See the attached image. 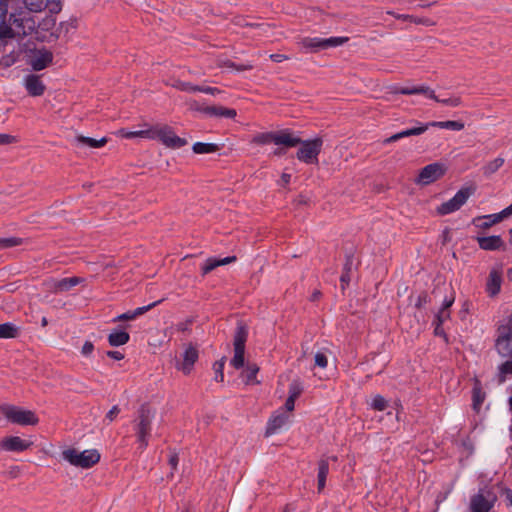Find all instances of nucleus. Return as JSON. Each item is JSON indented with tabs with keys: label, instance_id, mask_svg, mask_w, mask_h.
Returning <instances> with one entry per match:
<instances>
[{
	"label": "nucleus",
	"instance_id": "1",
	"mask_svg": "<svg viewBox=\"0 0 512 512\" xmlns=\"http://www.w3.org/2000/svg\"><path fill=\"white\" fill-rule=\"evenodd\" d=\"M11 0H0V39L15 38L26 35L23 18L16 13L7 17L8 5Z\"/></svg>",
	"mask_w": 512,
	"mask_h": 512
},
{
	"label": "nucleus",
	"instance_id": "2",
	"mask_svg": "<svg viewBox=\"0 0 512 512\" xmlns=\"http://www.w3.org/2000/svg\"><path fill=\"white\" fill-rule=\"evenodd\" d=\"M155 416V411L147 405H142L138 410L136 419V436L141 449L148 446V439L152 430V421Z\"/></svg>",
	"mask_w": 512,
	"mask_h": 512
},
{
	"label": "nucleus",
	"instance_id": "3",
	"mask_svg": "<svg viewBox=\"0 0 512 512\" xmlns=\"http://www.w3.org/2000/svg\"><path fill=\"white\" fill-rule=\"evenodd\" d=\"M62 456L71 465L83 469L92 467L100 460V454L96 449L78 451L74 448H69L62 452Z\"/></svg>",
	"mask_w": 512,
	"mask_h": 512
},
{
	"label": "nucleus",
	"instance_id": "4",
	"mask_svg": "<svg viewBox=\"0 0 512 512\" xmlns=\"http://www.w3.org/2000/svg\"><path fill=\"white\" fill-rule=\"evenodd\" d=\"M348 40V37H303L298 41V45L305 52L316 53L321 50L341 46L348 42Z\"/></svg>",
	"mask_w": 512,
	"mask_h": 512
},
{
	"label": "nucleus",
	"instance_id": "5",
	"mask_svg": "<svg viewBox=\"0 0 512 512\" xmlns=\"http://www.w3.org/2000/svg\"><path fill=\"white\" fill-rule=\"evenodd\" d=\"M497 502L496 493L488 487H483L471 496L468 512H494L493 508Z\"/></svg>",
	"mask_w": 512,
	"mask_h": 512
},
{
	"label": "nucleus",
	"instance_id": "6",
	"mask_svg": "<svg viewBox=\"0 0 512 512\" xmlns=\"http://www.w3.org/2000/svg\"><path fill=\"white\" fill-rule=\"evenodd\" d=\"M151 140H159L164 146L179 149L187 144V140L177 136L172 127L164 124L151 126Z\"/></svg>",
	"mask_w": 512,
	"mask_h": 512
},
{
	"label": "nucleus",
	"instance_id": "7",
	"mask_svg": "<svg viewBox=\"0 0 512 512\" xmlns=\"http://www.w3.org/2000/svg\"><path fill=\"white\" fill-rule=\"evenodd\" d=\"M298 145L296 157L300 162L308 165L318 164V156L323 146L322 138L316 137L311 140H301Z\"/></svg>",
	"mask_w": 512,
	"mask_h": 512
},
{
	"label": "nucleus",
	"instance_id": "8",
	"mask_svg": "<svg viewBox=\"0 0 512 512\" xmlns=\"http://www.w3.org/2000/svg\"><path fill=\"white\" fill-rule=\"evenodd\" d=\"M2 413L10 422L22 426L36 425L39 422L38 417L33 411L16 406H4L2 408Z\"/></svg>",
	"mask_w": 512,
	"mask_h": 512
},
{
	"label": "nucleus",
	"instance_id": "9",
	"mask_svg": "<svg viewBox=\"0 0 512 512\" xmlns=\"http://www.w3.org/2000/svg\"><path fill=\"white\" fill-rule=\"evenodd\" d=\"M248 332L245 326L238 325L235 335H234V356L230 361V364L235 369H240L244 367L245 359V343L247 340Z\"/></svg>",
	"mask_w": 512,
	"mask_h": 512
},
{
	"label": "nucleus",
	"instance_id": "10",
	"mask_svg": "<svg viewBox=\"0 0 512 512\" xmlns=\"http://www.w3.org/2000/svg\"><path fill=\"white\" fill-rule=\"evenodd\" d=\"M446 170V166L439 162L426 165L420 170L418 177L415 179V183L421 186L429 185L443 177Z\"/></svg>",
	"mask_w": 512,
	"mask_h": 512
},
{
	"label": "nucleus",
	"instance_id": "11",
	"mask_svg": "<svg viewBox=\"0 0 512 512\" xmlns=\"http://www.w3.org/2000/svg\"><path fill=\"white\" fill-rule=\"evenodd\" d=\"M471 194L472 192L468 188L460 189L451 199L437 207V214L448 215L459 210L467 202Z\"/></svg>",
	"mask_w": 512,
	"mask_h": 512
},
{
	"label": "nucleus",
	"instance_id": "12",
	"mask_svg": "<svg viewBox=\"0 0 512 512\" xmlns=\"http://www.w3.org/2000/svg\"><path fill=\"white\" fill-rule=\"evenodd\" d=\"M32 445V441L22 439L19 436L5 437L0 441V449L9 452H22Z\"/></svg>",
	"mask_w": 512,
	"mask_h": 512
},
{
	"label": "nucleus",
	"instance_id": "13",
	"mask_svg": "<svg viewBox=\"0 0 512 512\" xmlns=\"http://www.w3.org/2000/svg\"><path fill=\"white\" fill-rule=\"evenodd\" d=\"M53 60V54L49 50H36L30 57L29 64L34 71H40L48 67Z\"/></svg>",
	"mask_w": 512,
	"mask_h": 512
},
{
	"label": "nucleus",
	"instance_id": "14",
	"mask_svg": "<svg viewBox=\"0 0 512 512\" xmlns=\"http://www.w3.org/2000/svg\"><path fill=\"white\" fill-rule=\"evenodd\" d=\"M502 285V271L498 268L490 270L486 281V292L490 297H495L500 293Z\"/></svg>",
	"mask_w": 512,
	"mask_h": 512
},
{
	"label": "nucleus",
	"instance_id": "15",
	"mask_svg": "<svg viewBox=\"0 0 512 512\" xmlns=\"http://www.w3.org/2000/svg\"><path fill=\"white\" fill-rule=\"evenodd\" d=\"M289 421V415L284 410H277L269 419L266 435H272L285 426Z\"/></svg>",
	"mask_w": 512,
	"mask_h": 512
},
{
	"label": "nucleus",
	"instance_id": "16",
	"mask_svg": "<svg viewBox=\"0 0 512 512\" xmlns=\"http://www.w3.org/2000/svg\"><path fill=\"white\" fill-rule=\"evenodd\" d=\"M495 347L501 357L512 358V330L500 335L496 340Z\"/></svg>",
	"mask_w": 512,
	"mask_h": 512
},
{
	"label": "nucleus",
	"instance_id": "17",
	"mask_svg": "<svg viewBox=\"0 0 512 512\" xmlns=\"http://www.w3.org/2000/svg\"><path fill=\"white\" fill-rule=\"evenodd\" d=\"M24 86L31 96H41L45 91V85L38 75L30 74L24 79Z\"/></svg>",
	"mask_w": 512,
	"mask_h": 512
},
{
	"label": "nucleus",
	"instance_id": "18",
	"mask_svg": "<svg viewBox=\"0 0 512 512\" xmlns=\"http://www.w3.org/2000/svg\"><path fill=\"white\" fill-rule=\"evenodd\" d=\"M83 281L80 277L63 278L60 280H53L50 283V289L54 293L66 292L80 284Z\"/></svg>",
	"mask_w": 512,
	"mask_h": 512
},
{
	"label": "nucleus",
	"instance_id": "19",
	"mask_svg": "<svg viewBox=\"0 0 512 512\" xmlns=\"http://www.w3.org/2000/svg\"><path fill=\"white\" fill-rule=\"evenodd\" d=\"M198 359V351L193 346L189 345L186 347L183 353V361L178 366V369L181 370L184 374H189L192 370L193 365Z\"/></svg>",
	"mask_w": 512,
	"mask_h": 512
},
{
	"label": "nucleus",
	"instance_id": "20",
	"mask_svg": "<svg viewBox=\"0 0 512 512\" xmlns=\"http://www.w3.org/2000/svg\"><path fill=\"white\" fill-rule=\"evenodd\" d=\"M200 111L210 117L234 118L237 115L235 109L226 108L221 105L206 106L201 108Z\"/></svg>",
	"mask_w": 512,
	"mask_h": 512
},
{
	"label": "nucleus",
	"instance_id": "21",
	"mask_svg": "<svg viewBox=\"0 0 512 512\" xmlns=\"http://www.w3.org/2000/svg\"><path fill=\"white\" fill-rule=\"evenodd\" d=\"M477 242L481 249L487 251L499 250L504 245L502 238L498 235L478 237Z\"/></svg>",
	"mask_w": 512,
	"mask_h": 512
},
{
	"label": "nucleus",
	"instance_id": "22",
	"mask_svg": "<svg viewBox=\"0 0 512 512\" xmlns=\"http://www.w3.org/2000/svg\"><path fill=\"white\" fill-rule=\"evenodd\" d=\"M301 142V138L288 131L275 133L274 143L276 145H284L287 147H295Z\"/></svg>",
	"mask_w": 512,
	"mask_h": 512
},
{
	"label": "nucleus",
	"instance_id": "23",
	"mask_svg": "<svg viewBox=\"0 0 512 512\" xmlns=\"http://www.w3.org/2000/svg\"><path fill=\"white\" fill-rule=\"evenodd\" d=\"M107 142H108V138H106V137H102L101 139H94V138L78 135L74 138V143L80 147L101 148L104 145H106Z\"/></svg>",
	"mask_w": 512,
	"mask_h": 512
},
{
	"label": "nucleus",
	"instance_id": "24",
	"mask_svg": "<svg viewBox=\"0 0 512 512\" xmlns=\"http://www.w3.org/2000/svg\"><path fill=\"white\" fill-rule=\"evenodd\" d=\"M161 302H162V300H159V301L153 302V303H151V304H149L147 306L138 307V308H136L133 311L125 312V313L117 316L114 319V321H130V320H134L136 317L144 314L145 312L149 311L150 309H152L153 307H155L156 305H158Z\"/></svg>",
	"mask_w": 512,
	"mask_h": 512
},
{
	"label": "nucleus",
	"instance_id": "25",
	"mask_svg": "<svg viewBox=\"0 0 512 512\" xmlns=\"http://www.w3.org/2000/svg\"><path fill=\"white\" fill-rule=\"evenodd\" d=\"M234 261H236L235 256H228V257H225L222 259L208 258L202 265V268H201L202 274H204V275L208 274L212 270H214L216 267L221 266V265L230 264Z\"/></svg>",
	"mask_w": 512,
	"mask_h": 512
},
{
	"label": "nucleus",
	"instance_id": "26",
	"mask_svg": "<svg viewBox=\"0 0 512 512\" xmlns=\"http://www.w3.org/2000/svg\"><path fill=\"white\" fill-rule=\"evenodd\" d=\"M115 134L118 137L127 138V139L140 137V138H145V139L151 140V138L153 137L151 135V126L148 124H145L144 129H142V130L128 131L126 129H120Z\"/></svg>",
	"mask_w": 512,
	"mask_h": 512
},
{
	"label": "nucleus",
	"instance_id": "27",
	"mask_svg": "<svg viewBox=\"0 0 512 512\" xmlns=\"http://www.w3.org/2000/svg\"><path fill=\"white\" fill-rule=\"evenodd\" d=\"M396 93L404 94V95H414V94H424L430 99L438 100L435 92L430 89L428 86H418L411 88H401L395 91Z\"/></svg>",
	"mask_w": 512,
	"mask_h": 512
},
{
	"label": "nucleus",
	"instance_id": "28",
	"mask_svg": "<svg viewBox=\"0 0 512 512\" xmlns=\"http://www.w3.org/2000/svg\"><path fill=\"white\" fill-rule=\"evenodd\" d=\"M501 221L502 220L500 219V216L497 213L480 216L473 219L474 225L482 229H487Z\"/></svg>",
	"mask_w": 512,
	"mask_h": 512
},
{
	"label": "nucleus",
	"instance_id": "29",
	"mask_svg": "<svg viewBox=\"0 0 512 512\" xmlns=\"http://www.w3.org/2000/svg\"><path fill=\"white\" fill-rule=\"evenodd\" d=\"M329 472V463L327 460H320L318 462V475H317V481H318V491L321 492L326 485V478Z\"/></svg>",
	"mask_w": 512,
	"mask_h": 512
},
{
	"label": "nucleus",
	"instance_id": "30",
	"mask_svg": "<svg viewBox=\"0 0 512 512\" xmlns=\"http://www.w3.org/2000/svg\"><path fill=\"white\" fill-rule=\"evenodd\" d=\"M430 127H438L442 129H450L454 131H461L464 129V124L459 121L447 120V121H432L426 123Z\"/></svg>",
	"mask_w": 512,
	"mask_h": 512
},
{
	"label": "nucleus",
	"instance_id": "31",
	"mask_svg": "<svg viewBox=\"0 0 512 512\" xmlns=\"http://www.w3.org/2000/svg\"><path fill=\"white\" fill-rule=\"evenodd\" d=\"M130 336L125 331H113L108 336V342L111 346L117 347L126 344Z\"/></svg>",
	"mask_w": 512,
	"mask_h": 512
},
{
	"label": "nucleus",
	"instance_id": "32",
	"mask_svg": "<svg viewBox=\"0 0 512 512\" xmlns=\"http://www.w3.org/2000/svg\"><path fill=\"white\" fill-rule=\"evenodd\" d=\"M19 335V327L13 323L0 324V339L16 338Z\"/></svg>",
	"mask_w": 512,
	"mask_h": 512
},
{
	"label": "nucleus",
	"instance_id": "33",
	"mask_svg": "<svg viewBox=\"0 0 512 512\" xmlns=\"http://www.w3.org/2000/svg\"><path fill=\"white\" fill-rule=\"evenodd\" d=\"M259 372V367L256 364H248L242 372V377L245 379L246 384H257L256 375Z\"/></svg>",
	"mask_w": 512,
	"mask_h": 512
},
{
	"label": "nucleus",
	"instance_id": "34",
	"mask_svg": "<svg viewBox=\"0 0 512 512\" xmlns=\"http://www.w3.org/2000/svg\"><path fill=\"white\" fill-rule=\"evenodd\" d=\"M192 149L196 154H209L218 151L219 147L214 143L196 142Z\"/></svg>",
	"mask_w": 512,
	"mask_h": 512
},
{
	"label": "nucleus",
	"instance_id": "35",
	"mask_svg": "<svg viewBox=\"0 0 512 512\" xmlns=\"http://www.w3.org/2000/svg\"><path fill=\"white\" fill-rule=\"evenodd\" d=\"M26 8L30 12H41L49 6L48 0H23Z\"/></svg>",
	"mask_w": 512,
	"mask_h": 512
},
{
	"label": "nucleus",
	"instance_id": "36",
	"mask_svg": "<svg viewBox=\"0 0 512 512\" xmlns=\"http://www.w3.org/2000/svg\"><path fill=\"white\" fill-rule=\"evenodd\" d=\"M508 375H512V361L510 360L499 366L497 373L498 384H503L506 381Z\"/></svg>",
	"mask_w": 512,
	"mask_h": 512
},
{
	"label": "nucleus",
	"instance_id": "37",
	"mask_svg": "<svg viewBox=\"0 0 512 512\" xmlns=\"http://www.w3.org/2000/svg\"><path fill=\"white\" fill-rule=\"evenodd\" d=\"M503 164L504 158L497 157L483 167V172L485 175H491L495 173L498 169H500L503 166Z\"/></svg>",
	"mask_w": 512,
	"mask_h": 512
},
{
	"label": "nucleus",
	"instance_id": "38",
	"mask_svg": "<svg viewBox=\"0 0 512 512\" xmlns=\"http://www.w3.org/2000/svg\"><path fill=\"white\" fill-rule=\"evenodd\" d=\"M428 129H429V125H427L425 123V124H420L417 127H413V128H409V129L403 130V131L399 132V134H400V137L402 139V138H405V137H410V136H415V135L423 134Z\"/></svg>",
	"mask_w": 512,
	"mask_h": 512
},
{
	"label": "nucleus",
	"instance_id": "39",
	"mask_svg": "<svg viewBox=\"0 0 512 512\" xmlns=\"http://www.w3.org/2000/svg\"><path fill=\"white\" fill-rule=\"evenodd\" d=\"M370 407L376 411H383L387 408V401L381 395H375L371 400Z\"/></svg>",
	"mask_w": 512,
	"mask_h": 512
},
{
	"label": "nucleus",
	"instance_id": "40",
	"mask_svg": "<svg viewBox=\"0 0 512 512\" xmlns=\"http://www.w3.org/2000/svg\"><path fill=\"white\" fill-rule=\"evenodd\" d=\"M274 138H275V133H272V132L261 133V134L256 135L253 138V142L258 143V144H267L270 142L274 143Z\"/></svg>",
	"mask_w": 512,
	"mask_h": 512
},
{
	"label": "nucleus",
	"instance_id": "41",
	"mask_svg": "<svg viewBox=\"0 0 512 512\" xmlns=\"http://www.w3.org/2000/svg\"><path fill=\"white\" fill-rule=\"evenodd\" d=\"M174 87L180 91H186V92H198L199 86L193 85L190 82L185 81H177L174 84Z\"/></svg>",
	"mask_w": 512,
	"mask_h": 512
},
{
	"label": "nucleus",
	"instance_id": "42",
	"mask_svg": "<svg viewBox=\"0 0 512 512\" xmlns=\"http://www.w3.org/2000/svg\"><path fill=\"white\" fill-rule=\"evenodd\" d=\"M315 366L326 368L328 365V358L323 352H317L314 357Z\"/></svg>",
	"mask_w": 512,
	"mask_h": 512
},
{
	"label": "nucleus",
	"instance_id": "43",
	"mask_svg": "<svg viewBox=\"0 0 512 512\" xmlns=\"http://www.w3.org/2000/svg\"><path fill=\"white\" fill-rule=\"evenodd\" d=\"M436 101L439 103H442L444 105L451 106V107H457V106L461 105V98L457 97V96L446 98V99L438 98V100H436Z\"/></svg>",
	"mask_w": 512,
	"mask_h": 512
},
{
	"label": "nucleus",
	"instance_id": "44",
	"mask_svg": "<svg viewBox=\"0 0 512 512\" xmlns=\"http://www.w3.org/2000/svg\"><path fill=\"white\" fill-rule=\"evenodd\" d=\"M301 392H302V387L300 386V384L294 382L289 387V396L288 397L296 400L299 397V395L301 394Z\"/></svg>",
	"mask_w": 512,
	"mask_h": 512
},
{
	"label": "nucleus",
	"instance_id": "45",
	"mask_svg": "<svg viewBox=\"0 0 512 512\" xmlns=\"http://www.w3.org/2000/svg\"><path fill=\"white\" fill-rule=\"evenodd\" d=\"M450 318V311L445 309H440L439 312L435 316L434 322L443 324Z\"/></svg>",
	"mask_w": 512,
	"mask_h": 512
},
{
	"label": "nucleus",
	"instance_id": "46",
	"mask_svg": "<svg viewBox=\"0 0 512 512\" xmlns=\"http://www.w3.org/2000/svg\"><path fill=\"white\" fill-rule=\"evenodd\" d=\"M225 66L228 67V68H233V69H236L238 71H246V70H251L253 68V65L250 64V63H247V64H240V65H236L234 62L232 61H227L225 63Z\"/></svg>",
	"mask_w": 512,
	"mask_h": 512
},
{
	"label": "nucleus",
	"instance_id": "47",
	"mask_svg": "<svg viewBox=\"0 0 512 512\" xmlns=\"http://www.w3.org/2000/svg\"><path fill=\"white\" fill-rule=\"evenodd\" d=\"M223 368H224V361H222V360L219 362H216L214 364V369H215V373H216L215 379L217 381L222 382L224 379Z\"/></svg>",
	"mask_w": 512,
	"mask_h": 512
},
{
	"label": "nucleus",
	"instance_id": "48",
	"mask_svg": "<svg viewBox=\"0 0 512 512\" xmlns=\"http://www.w3.org/2000/svg\"><path fill=\"white\" fill-rule=\"evenodd\" d=\"M427 302H428V295H427V293L424 292L417 296L415 306L417 308H422L427 304Z\"/></svg>",
	"mask_w": 512,
	"mask_h": 512
},
{
	"label": "nucleus",
	"instance_id": "49",
	"mask_svg": "<svg viewBox=\"0 0 512 512\" xmlns=\"http://www.w3.org/2000/svg\"><path fill=\"white\" fill-rule=\"evenodd\" d=\"M120 412V409L117 405L113 406L109 411L108 413L106 414V420H108L109 422H112L116 417L117 415L119 414Z\"/></svg>",
	"mask_w": 512,
	"mask_h": 512
},
{
	"label": "nucleus",
	"instance_id": "50",
	"mask_svg": "<svg viewBox=\"0 0 512 512\" xmlns=\"http://www.w3.org/2000/svg\"><path fill=\"white\" fill-rule=\"evenodd\" d=\"M93 350H94V345H93V343H92V342H90V341H86V342L84 343V345L82 346L81 353H82V355H84V356H89V355H91V354H92Z\"/></svg>",
	"mask_w": 512,
	"mask_h": 512
},
{
	"label": "nucleus",
	"instance_id": "51",
	"mask_svg": "<svg viewBox=\"0 0 512 512\" xmlns=\"http://www.w3.org/2000/svg\"><path fill=\"white\" fill-rule=\"evenodd\" d=\"M19 244V240L16 238H5L0 240V245L2 247H12Z\"/></svg>",
	"mask_w": 512,
	"mask_h": 512
},
{
	"label": "nucleus",
	"instance_id": "52",
	"mask_svg": "<svg viewBox=\"0 0 512 512\" xmlns=\"http://www.w3.org/2000/svg\"><path fill=\"white\" fill-rule=\"evenodd\" d=\"M15 142V137L9 134L0 133V145H7Z\"/></svg>",
	"mask_w": 512,
	"mask_h": 512
},
{
	"label": "nucleus",
	"instance_id": "53",
	"mask_svg": "<svg viewBox=\"0 0 512 512\" xmlns=\"http://www.w3.org/2000/svg\"><path fill=\"white\" fill-rule=\"evenodd\" d=\"M411 21H413L416 24H422V25H426V26H432L435 24V22L431 21L428 18H417L414 16H412Z\"/></svg>",
	"mask_w": 512,
	"mask_h": 512
},
{
	"label": "nucleus",
	"instance_id": "54",
	"mask_svg": "<svg viewBox=\"0 0 512 512\" xmlns=\"http://www.w3.org/2000/svg\"><path fill=\"white\" fill-rule=\"evenodd\" d=\"M454 301H455V297L453 294L445 297V299L443 300L441 309L449 310V308L452 306Z\"/></svg>",
	"mask_w": 512,
	"mask_h": 512
},
{
	"label": "nucleus",
	"instance_id": "55",
	"mask_svg": "<svg viewBox=\"0 0 512 512\" xmlns=\"http://www.w3.org/2000/svg\"><path fill=\"white\" fill-rule=\"evenodd\" d=\"M198 92L215 95L216 93H219V90L217 88H214V87H202V86H199Z\"/></svg>",
	"mask_w": 512,
	"mask_h": 512
},
{
	"label": "nucleus",
	"instance_id": "56",
	"mask_svg": "<svg viewBox=\"0 0 512 512\" xmlns=\"http://www.w3.org/2000/svg\"><path fill=\"white\" fill-rule=\"evenodd\" d=\"M270 59L274 62H277V63H280V62H283L285 60H288V56L284 55V54H271L270 55Z\"/></svg>",
	"mask_w": 512,
	"mask_h": 512
},
{
	"label": "nucleus",
	"instance_id": "57",
	"mask_svg": "<svg viewBox=\"0 0 512 512\" xmlns=\"http://www.w3.org/2000/svg\"><path fill=\"white\" fill-rule=\"evenodd\" d=\"M497 214L500 216L501 220L507 218L508 216H510L512 214V204Z\"/></svg>",
	"mask_w": 512,
	"mask_h": 512
},
{
	"label": "nucleus",
	"instance_id": "58",
	"mask_svg": "<svg viewBox=\"0 0 512 512\" xmlns=\"http://www.w3.org/2000/svg\"><path fill=\"white\" fill-rule=\"evenodd\" d=\"M295 407V399L288 397L285 402V410L292 412Z\"/></svg>",
	"mask_w": 512,
	"mask_h": 512
},
{
	"label": "nucleus",
	"instance_id": "59",
	"mask_svg": "<svg viewBox=\"0 0 512 512\" xmlns=\"http://www.w3.org/2000/svg\"><path fill=\"white\" fill-rule=\"evenodd\" d=\"M107 356L115 360H122L124 358V355L119 351H108Z\"/></svg>",
	"mask_w": 512,
	"mask_h": 512
},
{
	"label": "nucleus",
	"instance_id": "60",
	"mask_svg": "<svg viewBox=\"0 0 512 512\" xmlns=\"http://www.w3.org/2000/svg\"><path fill=\"white\" fill-rule=\"evenodd\" d=\"M433 324L435 325V328H434L435 335L446 337V335L444 333V330L442 328L443 324H440V323H437V322H433Z\"/></svg>",
	"mask_w": 512,
	"mask_h": 512
},
{
	"label": "nucleus",
	"instance_id": "61",
	"mask_svg": "<svg viewBox=\"0 0 512 512\" xmlns=\"http://www.w3.org/2000/svg\"><path fill=\"white\" fill-rule=\"evenodd\" d=\"M388 14L392 15L393 17L397 18V19H400V20H410L412 19V15H407V14H396L392 11H388L387 12Z\"/></svg>",
	"mask_w": 512,
	"mask_h": 512
},
{
	"label": "nucleus",
	"instance_id": "62",
	"mask_svg": "<svg viewBox=\"0 0 512 512\" xmlns=\"http://www.w3.org/2000/svg\"><path fill=\"white\" fill-rule=\"evenodd\" d=\"M400 139H401V137H400V134H399V132H398V133H396V134H394V135H392V136H390V137L386 138V139L383 141V143H384V144H388V143H392V142L398 141V140H400Z\"/></svg>",
	"mask_w": 512,
	"mask_h": 512
},
{
	"label": "nucleus",
	"instance_id": "63",
	"mask_svg": "<svg viewBox=\"0 0 512 512\" xmlns=\"http://www.w3.org/2000/svg\"><path fill=\"white\" fill-rule=\"evenodd\" d=\"M290 179H291V175L290 174L283 173L281 175V180H280L281 181V185H283V186L288 185L289 182H290Z\"/></svg>",
	"mask_w": 512,
	"mask_h": 512
},
{
	"label": "nucleus",
	"instance_id": "64",
	"mask_svg": "<svg viewBox=\"0 0 512 512\" xmlns=\"http://www.w3.org/2000/svg\"><path fill=\"white\" fill-rule=\"evenodd\" d=\"M169 463H170L172 469H176L177 464H178V456L176 454L171 455V457L169 459Z\"/></svg>",
	"mask_w": 512,
	"mask_h": 512
}]
</instances>
